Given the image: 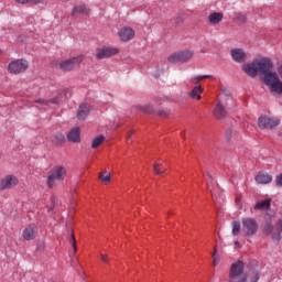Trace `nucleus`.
<instances>
[{
    "mask_svg": "<svg viewBox=\"0 0 282 282\" xmlns=\"http://www.w3.org/2000/svg\"><path fill=\"white\" fill-rule=\"evenodd\" d=\"M272 205V199H264L256 204L254 210H268Z\"/></svg>",
    "mask_w": 282,
    "mask_h": 282,
    "instance_id": "nucleus-22",
    "label": "nucleus"
},
{
    "mask_svg": "<svg viewBox=\"0 0 282 282\" xmlns=\"http://www.w3.org/2000/svg\"><path fill=\"white\" fill-rule=\"evenodd\" d=\"M273 67L274 63L270 57H262L260 59H253L252 63L243 64L242 70L247 76H250V78H256V76L270 74Z\"/></svg>",
    "mask_w": 282,
    "mask_h": 282,
    "instance_id": "nucleus-1",
    "label": "nucleus"
},
{
    "mask_svg": "<svg viewBox=\"0 0 282 282\" xmlns=\"http://www.w3.org/2000/svg\"><path fill=\"white\" fill-rule=\"evenodd\" d=\"M90 112H91V105L84 102L78 107L77 119L87 120V117L89 116Z\"/></svg>",
    "mask_w": 282,
    "mask_h": 282,
    "instance_id": "nucleus-15",
    "label": "nucleus"
},
{
    "mask_svg": "<svg viewBox=\"0 0 282 282\" xmlns=\"http://www.w3.org/2000/svg\"><path fill=\"white\" fill-rule=\"evenodd\" d=\"M19 184V180L14 175H8L0 182V189L7 191L8 188H13V186H17Z\"/></svg>",
    "mask_w": 282,
    "mask_h": 282,
    "instance_id": "nucleus-13",
    "label": "nucleus"
},
{
    "mask_svg": "<svg viewBox=\"0 0 282 282\" xmlns=\"http://www.w3.org/2000/svg\"><path fill=\"white\" fill-rule=\"evenodd\" d=\"M194 53L193 51H180L177 53H174L167 57L169 63H187V61H191L193 58Z\"/></svg>",
    "mask_w": 282,
    "mask_h": 282,
    "instance_id": "nucleus-9",
    "label": "nucleus"
},
{
    "mask_svg": "<svg viewBox=\"0 0 282 282\" xmlns=\"http://www.w3.org/2000/svg\"><path fill=\"white\" fill-rule=\"evenodd\" d=\"M208 177H209L210 180H213V175L208 174Z\"/></svg>",
    "mask_w": 282,
    "mask_h": 282,
    "instance_id": "nucleus-44",
    "label": "nucleus"
},
{
    "mask_svg": "<svg viewBox=\"0 0 282 282\" xmlns=\"http://www.w3.org/2000/svg\"><path fill=\"white\" fill-rule=\"evenodd\" d=\"M214 115H215V118H217V120H224V118L228 116V112H226V108L224 107V105H221V101H218L216 104Z\"/></svg>",
    "mask_w": 282,
    "mask_h": 282,
    "instance_id": "nucleus-19",
    "label": "nucleus"
},
{
    "mask_svg": "<svg viewBox=\"0 0 282 282\" xmlns=\"http://www.w3.org/2000/svg\"><path fill=\"white\" fill-rule=\"evenodd\" d=\"M159 116H166V112H161L159 113Z\"/></svg>",
    "mask_w": 282,
    "mask_h": 282,
    "instance_id": "nucleus-43",
    "label": "nucleus"
},
{
    "mask_svg": "<svg viewBox=\"0 0 282 282\" xmlns=\"http://www.w3.org/2000/svg\"><path fill=\"white\" fill-rule=\"evenodd\" d=\"M208 21L209 23H212V25H217V23H221V21H224V13L221 12L210 13L208 17Z\"/></svg>",
    "mask_w": 282,
    "mask_h": 282,
    "instance_id": "nucleus-20",
    "label": "nucleus"
},
{
    "mask_svg": "<svg viewBox=\"0 0 282 282\" xmlns=\"http://www.w3.org/2000/svg\"><path fill=\"white\" fill-rule=\"evenodd\" d=\"M36 235H39V228L36 225L26 226L22 232V237L25 241H32V239H36Z\"/></svg>",
    "mask_w": 282,
    "mask_h": 282,
    "instance_id": "nucleus-11",
    "label": "nucleus"
},
{
    "mask_svg": "<svg viewBox=\"0 0 282 282\" xmlns=\"http://www.w3.org/2000/svg\"><path fill=\"white\" fill-rule=\"evenodd\" d=\"M99 180L100 182H104V184H109V182H111V173H99Z\"/></svg>",
    "mask_w": 282,
    "mask_h": 282,
    "instance_id": "nucleus-29",
    "label": "nucleus"
},
{
    "mask_svg": "<svg viewBox=\"0 0 282 282\" xmlns=\"http://www.w3.org/2000/svg\"><path fill=\"white\" fill-rule=\"evenodd\" d=\"M67 176V169L63 165L53 167L47 176V186L48 188H54L56 182H63Z\"/></svg>",
    "mask_w": 282,
    "mask_h": 282,
    "instance_id": "nucleus-4",
    "label": "nucleus"
},
{
    "mask_svg": "<svg viewBox=\"0 0 282 282\" xmlns=\"http://www.w3.org/2000/svg\"><path fill=\"white\" fill-rule=\"evenodd\" d=\"M259 281V273L253 272V278L251 280V282H258Z\"/></svg>",
    "mask_w": 282,
    "mask_h": 282,
    "instance_id": "nucleus-40",
    "label": "nucleus"
},
{
    "mask_svg": "<svg viewBox=\"0 0 282 282\" xmlns=\"http://www.w3.org/2000/svg\"><path fill=\"white\" fill-rule=\"evenodd\" d=\"M29 67H30V63H28L26 59H23V58L13 59L8 65V72L9 74H14L17 76L19 74H23L28 72Z\"/></svg>",
    "mask_w": 282,
    "mask_h": 282,
    "instance_id": "nucleus-7",
    "label": "nucleus"
},
{
    "mask_svg": "<svg viewBox=\"0 0 282 282\" xmlns=\"http://www.w3.org/2000/svg\"><path fill=\"white\" fill-rule=\"evenodd\" d=\"M232 61L236 63H245L247 58L246 51L243 48H234L230 52Z\"/></svg>",
    "mask_w": 282,
    "mask_h": 282,
    "instance_id": "nucleus-16",
    "label": "nucleus"
},
{
    "mask_svg": "<svg viewBox=\"0 0 282 282\" xmlns=\"http://www.w3.org/2000/svg\"><path fill=\"white\" fill-rule=\"evenodd\" d=\"M275 185L282 186V173L275 177Z\"/></svg>",
    "mask_w": 282,
    "mask_h": 282,
    "instance_id": "nucleus-39",
    "label": "nucleus"
},
{
    "mask_svg": "<svg viewBox=\"0 0 282 282\" xmlns=\"http://www.w3.org/2000/svg\"><path fill=\"white\" fill-rule=\"evenodd\" d=\"M89 7H87L86 4H78L75 6L70 12L72 17H87L89 15Z\"/></svg>",
    "mask_w": 282,
    "mask_h": 282,
    "instance_id": "nucleus-14",
    "label": "nucleus"
},
{
    "mask_svg": "<svg viewBox=\"0 0 282 282\" xmlns=\"http://www.w3.org/2000/svg\"><path fill=\"white\" fill-rule=\"evenodd\" d=\"M248 275L243 272V262L237 261L231 264L228 275V282H246Z\"/></svg>",
    "mask_w": 282,
    "mask_h": 282,
    "instance_id": "nucleus-3",
    "label": "nucleus"
},
{
    "mask_svg": "<svg viewBox=\"0 0 282 282\" xmlns=\"http://www.w3.org/2000/svg\"><path fill=\"white\" fill-rule=\"evenodd\" d=\"M134 109H137V111H142V113H152L153 112V107H151L150 105L135 106Z\"/></svg>",
    "mask_w": 282,
    "mask_h": 282,
    "instance_id": "nucleus-28",
    "label": "nucleus"
},
{
    "mask_svg": "<svg viewBox=\"0 0 282 282\" xmlns=\"http://www.w3.org/2000/svg\"><path fill=\"white\" fill-rule=\"evenodd\" d=\"M83 61H85V55L82 54L68 59H63L59 63L52 62V65L58 66L62 72H72V69L78 67Z\"/></svg>",
    "mask_w": 282,
    "mask_h": 282,
    "instance_id": "nucleus-5",
    "label": "nucleus"
},
{
    "mask_svg": "<svg viewBox=\"0 0 282 282\" xmlns=\"http://www.w3.org/2000/svg\"><path fill=\"white\" fill-rule=\"evenodd\" d=\"M234 21L237 23H246V21H248V14H246V12H235Z\"/></svg>",
    "mask_w": 282,
    "mask_h": 282,
    "instance_id": "nucleus-23",
    "label": "nucleus"
},
{
    "mask_svg": "<svg viewBox=\"0 0 282 282\" xmlns=\"http://www.w3.org/2000/svg\"><path fill=\"white\" fill-rule=\"evenodd\" d=\"M135 37V31L132 28L124 26L119 31V39L122 43H128Z\"/></svg>",
    "mask_w": 282,
    "mask_h": 282,
    "instance_id": "nucleus-12",
    "label": "nucleus"
},
{
    "mask_svg": "<svg viewBox=\"0 0 282 282\" xmlns=\"http://www.w3.org/2000/svg\"><path fill=\"white\" fill-rule=\"evenodd\" d=\"M63 94H67V91L64 90L58 93L56 96L48 100V105H58V102H61V98H63Z\"/></svg>",
    "mask_w": 282,
    "mask_h": 282,
    "instance_id": "nucleus-25",
    "label": "nucleus"
},
{
    "mask_svg": "<svg viewBox=\"0 0 282 282\" xmlns=\"http://www.w3.org/2000/svg\"><path fill=\"white\" fill-rule=\"evenodd\" d=\"M17 3H22V4H25V3H34L35 6H39V3H44L45 0H15Z\"/></svg>",
    "mask_w": 282,
    "mask_h": 282,
    "instance_id": "nucleus-31",
    "label": "nucleus"
},
{
    "mask_svg": "<svg viewBox=\"0 0 282 282\" xmlns=\"http://www.w3.org/2000/svg\"><path fill=\"white\" fill-rule=\"evenodd\" d=\"M155 175H163V173H166V169H162V164L156 163L153 165Z\"/></svg>",
    "mask_w": 282,
    "mask_h": 282,
    "instance_id": "nucleus-30",
    "label": "nucleus"
},
{
    "mask_svg": "<svg viewBox=\"0 0 282 282\" xmlns=\"http://www.w3.org/2000/svg\"><path fill=\"white\" fill-rule=\"evenodd\" d=\"M235 246H239V241H236V242H235Z\"/></svg>",
    "mask_w": 282,
    "mask_h": 282,
    "instance_id": "nucleus-45",
    "label": "nucleus"
},
{
    "mask_svg": "<svg viewBox=\"0 0 282 282\" xmlns=\"http://www.w3.org/2000/svg\"><path fill=\"white\" fill-rule=\"evenodd\" d=\"M276 230H278V235H272V239L273 241H280L281 240V232H282V219H280L276 224Z\"/></svg>",
    "mask_w": 282,
    "mask_h": 282,
    "instance_id": "nucleus-27",
    "label": "nucleus"
},
{
    "mask_svg": "<svg viewBox=\"0 0 282 282\" xmlns=\"http://www.w3.org/2000/svg\"><path fill=\"white\" fill-rule=\"evenodd\" d=\"M70 245L73 246L74 252H76V236L74 234H72Z\"/></svg>",
    "mask_w": 282,
    "mask_h": 282,
    "instance_id": "nucleus-38",
    "label": "nucleus"
},
{
    "mask_svg": "<svg viewBox=\"0 0 282 282\" xmlns=\"http://www.w3.org/2000/svg\"><path fill=\"white\" fill-rule=\"evenodd\" d=\"M66 139L68 142H73V144L80 143V128H73L68 131Z\"/></svg>",
    "mask_w": 282,
    "mask_h": 282,
    "instance_id": "nucleus-17",
    "label": "nucleus"
},
{
    "mask_svg": "<svg viewBox=\"0 0 282 282\" xmlns=\"http://www.w3.org/2000/svg\"><path fill=\"white\" fill-rule=\"evenodd\" d=\"M102 142H105V135L96 137L95 139H93L91 148L98 149V147L101 145Z\"/></svg>",
    "mask_w": 282,
    "mask_h": 282,
    "instance_id": "nucleus-26",
    "label": "nucleus"
},
{
    "mask_svg": "<svg viewBox=\"0 0 282 282\" xmlns=\"http://www.w3.org/2000/svg\"><path fill=\"white\" fill-rule=\"evenodd\" d=\"M279 74L282 75V64H281V66L279 67Z\"/></svg>",
    "mask_w": 282,
    "mask_h": 282,
    "instance_id": "nucleus-42",
    "label": "nucleus"
},
{
    "mask_svg": "<svg viewBox=\"0 0 282 282\" xmlns=\"http://www.w3.org/2000/svg\"><path fill=\"white\" fill-rule=\"evenodd\" d=\"M281 124V119L276 117H260L258 119V127L259 129H276Z\"/></svg>",
    "mask_w": 282,
    "mask_h": 282,
    "instance_id": "nucleus-8",
    "label": "nucleus"
},
{
    "mask_svg": "<svg viewBox=\"0 0 282 282\" xmlns=\"http://www.w3.org/2000/svg\"><path fill=\"white\" fill-rule=\"evenodd\" d=\"M135 133V130H129L126 137L127 144H131V135Z\"/></svg>",
    "mask_w": 282,
    "mask_h": 282,
    "instance_id": "nucleus-33",
    "label": "nucleus"
},
{
    "mask_svg": "<svg viewBox=\"0 0 282 282\" xmlns=\"http://www.w3.org/2000/svg\"><path fill=\"white\" fill-rule=\"evenodd\" d=\"M206 78H213V75H202V76L194 78L193 80H197V83H199V80H204Z\"/></svg>",
    "mask_w": 282,
    "mask_h": 282,
    "instance_id": "nucleus-37",
    "label": "nucleus"
},
{
    "mask_svg": "<svg viewBox=\"0 0 282 282\" xmlns=\"http://www.w3.org/2000/svg\"><path fill=\"white\" fill-rule=\"evenodd\" d=\"M202 94H204V88L202 86H195L189 93V97L193 100H202Z\"/></svg>",
    "mask_w": 282,
    "mask_h": 282,
    "instance_id": "nucleus-21",
    "label": "nucleus"
},
{
    "mask_svg": "<svg viewBox=\"0 0 282 282\" xmlns=\"http://www.w3.org/2000/svg\"><path fill=\"white\" fill-rule=\"evenodd\" d=\"M101 261H104V263H107V261H109V258L105 254H101Z\"/></svg>",
    "mask_w": 282,
    "mask_h": 282,
    "instance_id": "nucleus-41",
    "label": "nucleus"
},
{
    "mask_svg": "<svg viewBox=\"0 0 282 282\" xmlns=\"http://www.w3.org/2000/svg\"><path fill=\"white\" fill-rule=\"evenodd\" d=\"M257 184H270L272 183V175L268 172H258L254 177Z\"/></svg>",
    "mask_w": 282,
    "mask_h": 282,
    "instance_id": "nucleus-18",
    "label": "nucleus"
},
{
    "mask_svg": "<svg viewBox=\"0 0 282 282\" xmlns=\"http://www.w3.org/2000/svg\"><path fill=\"white\" fill-rule=\"evenodd\" d=\"M232 229H231V234L234 237H237V235H239V232L241 231V224L237 220H234L231 223Z\"/></svg>",
    "mask_w": 282,
    "mask_h": 282,
    "instance_id": "nucleus-24",
    "label": "nucleus"
},
{
    "mask_svg": "<svg viewBox=\"0 0 282 282\" xmlns=\"http://www.w3.org/2000/svg\"><path fill=\"white\" fill-rule=\"evenodd\" d=\"M116 54H120V50L112 46H104L97 50L96 58L98 61H102L105 58H111V56H116Z\"/></svg>",
    "mask_w": 282,
    "mask_h": 282,
    "instance_id": "nucleus-10",
    "label": "nucleus"
},
{
    "mask_svg": "<svg viewBox=\"0 0 282 282\" xmlns=\"http://www.w3.org/2000/svg\"><path fill=\"white\" fill-rule=\"evenodd\" d=\"M242 227H241V234L243 237H254L257 232L259 231V223H257V219L247 217L241 220Z\"/></svg>",
    "mask_w": 282,
    "mask_h": 282,
    "instance_id": "nucleus-6",
    "label": "nucleus"
},
{
    "mask_svg": "<svg viewBox=\"0 0 282 282\" xmlns=\"http://www.w3.org/2000/svg\"><path fill=\"white\" fill-rule=\"evenodd\" d=\"M55 140L57 141L58 144H63L65 142V137L63 134H56Z\"/></svg>",
    "mask_w": 282,
    "mask_h": 282,
    "instance_id": "nucleus-35",
    "label": "nucleus"
},
{
    "mask_svg": "<svg viewBox=\"0 0 282 282\" xmlns=\"http://www.w3.org/2000/svg\"><path fill=\"white\" fill-rule=\"evenodd\" d=\"M263 83L267 87H269L271 94H278V96H281L282 94V80L279 78V75L276 72H270L267 73L263 76Z\"/></svg>",
    "mask_w": 282,
    "mask_h": 282,
    "instance_id": "nucleus-2",
    "label": "nucleus"
},
{
    "mask_svg": "<svg viewBox=\"0 0 282 282\" xmlns=\"http://www.w3.org/2000/svg\"><path fill=\"white\" fill-rule=\"evenodd\" d=\"M272 230H274V227L272 226V224L265 223L263 225V232H265V235H272Z\"/></svg>",
    "mask_w": 282,
    "mask_h": 282,
    "instance_id": "nucleus-32",
    "label": "nucleus"
},
{
    "mask_svg": "<svg viewBox=\"0 0 282 282\" xmlns=\"http://www.w3.org/2000/svg\"><path fill=\"white\" fill-rule=\"evenodd\" d=\"M37 105H43L44 107H47L50 105V101L47 99H37L35 100Z\"/></svg>",
    "mask_w": 282,
    "mask_h": 282,
    "instance_id": "nucleus-36",
    "label": "nucleus"
},
{
    "mask_svg": "<svg viewBox=\"0 0 282 282\" xmlns=\"http://www.w3.org/2000/svg\"><path fill=\"white\" fill-rule=\"evenodd\" d=\"M213 259H214L213 265H217L219 263V256H217V249H214Z\"/></svg>",
    "mask_w": 282,
    "mask_h": 282,
    "instance_id": "nucleus-34",
    "label": "nucleus"
}]
</instances>
